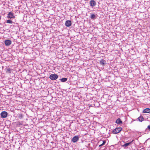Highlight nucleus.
<instances>
[{
    "label": "nucleus",
    "instance_id": "13",
    "mask_svg": "<svg viewBox=\"0 0 150 150\" xmlns=\"http://www.w3.org/2000/svg\"><path fill=\"white\" fill-rule=\"evenodd\" d=\"M67 79L66 78H63L60 79V80L62 82H64L67 80Z\"/></svg>",
    "mask_w": 150,
    "mask_h": 150
},
{
    "label": "nucleus",
    "instance_id": "19",
    "mask_svg": "<svg viewBox=\"0 0 150 150\" xmlns=\"http://www.w3.org/2000/svg\"><path fill=\"white\" fill-rule=\"evenodd\" d=\"M106 142V141L105 140H104L103 141L102 144H103L104 145L105 144Z\"/></svg>",
    "mask_w": 150,
    "mask_h": 150
},
{
    "label": "nucleus",
    "instance_id": "7",
    "mask_svg": "<svg viewBox=\"0 0 150 150\" xmlns=\"http://www.w3.org/2000/svg\"><path fill=\"white\" fill-rule=\"evenodd\" d=\"M71 25V22L70 21L67 20L65 23V25L67 27H69Z\"/></svg>",
    "mask_w": 150,
    "mask_h": 150
},
{
    "label": "nucleus",
    "instance_id": "15",
    "mask_svg": "<svg viewBox=\"0 0 150 150\" xmlns=\"http://www.w3.org/2000/svg\"><path fill=\"white\" fill-rule=\"evenodd\" d=\"M96 16L95 14H93L91 15L90 18L91 19H94L95 18Z\"/></svg>",
    "mask_w": 150,
    "mask_h": 150
},
{
    "label": "nucleus",
    "instance_id": "9",
    "mask_svg": "<svg viewBox=\"0 0 150 150\" xmlns=\"http://www.w3.org/2000/svg\"><path fill=\"white\" fill-rule=\"evenodd\" d=\"M100 63L101 65L104 66L106 64V61L104 59H101L100 61Z\"/></svg>",
    "mask_w": 150,
    "mask_h": 150
},
{
    "label": "nucleus",
    "instance_id": "2",
    "mask_svg": "<svg viewBox=\"0 0 150 150\" xmlns=\"http://www.w3.org/2000/svg\"><path fill=\"white\" fill-rule=\"evenodd\" d=\"M8 115L7 112L5 111H2L1 113V116L2 118H6Z\"/></svg>",
    "mask_w": 150,
    "mask_h": 150
},
{
    "label": "nucleus",
    "instance_id": "6",
    "mask_svg": "<svg viewBox=\"0 0 150 150\" xmlns=\"http://www.w3.org/2000/svg\"><path fill=\"white\" fill-rule=\"evenodd\" d=\"M4 43L6 46H8L11 44V41L10 40H6L4 41Z\"/></svg>",
    "mask_w": 150,
    "mask_h": 150
},
{
    "label": "nucleus",
    "instance_id": "24",
    "mask_svg": "<svg viewBox=\"0 0 150 150\" xmlns=\"http://www.w3.org/2000/svg\"><path fill=\"white\" fill-rule=\"evenodd\" d=\"M98 143V144L100 143V142H99Z\"/></svg>",
    "mask_w": 150,
    "mask_h": 150
},
{
    "label": "nucleus",
    "instance_id": "17",
    "mask_svg": "<svg viewBox=\"0 0 150 150\" xmlns=\"http://www.w3.org/2000/svg\"><path fill=\"white\" fill-rule=\"evenodd\" d=\"M23 122L22 121L21 122H17V125H21L23 124Z\"/></svg>",
    "mask_w": 150,
    "mask_h": 150
},
{
    "label": "nucleus",
    "instance_id": "14",
    "mask_svg": "<svg viewBox=\"0 0 150 150\" xmlns=\"http://www.w3.org/2000/svg\"><path fill=\"white\" fill-rule=\"evenodd\" d=\"M137 119H138L139 121L140 122H142L144 120V118L142 116H140L138 117Z\"/></svg>",
    "mask_w": 150,
    "mask_h": 150
},
{
    "label": "nucleus",
    "instance_id": "10",
    "mask_svg": "<svg viewBox=\"0 0 150 150\" xmlns=\"http://www.w3.org/2000/svg\"><path fill=\"white\" fill-rule=\"evenodd\" d=\"M150 112V109L149 108H146L144 109L143 111V112L144 113H149Z\"/></svg>",
    "mask_w": 150,
    "mask_h": 150
},
{
    "label": "nucleus",
    "instance_id": "23",
    "mask_svg": "<svg viewBox=\"0 0 150 150\" xmlns=\"http://www.w3.org/2000/svg\"><path fill=\"white\" fill-rule=\"evenodd\" d=\"M147 128H148V129L150 131V125H149L148 127H147Z\"/></svg>",
    "mask_w": 150,
    "mask_h": 150
},
{
    "label": "nucleus",
    "instance_id": "8",
    "mask_svg": "<svg viewBox=\"0 0 150 150\" xmlns=\"http://www.w3.org/2000/svg\"><path fill=\"white\" fill-rule=\"evenodd\" d=\"M133 141V140H132L131 142H128V143H127L125 144L124 145H122V146L123 147H126L129 146L130 144Z\"/></svg>",
    "mask_w": 150,
    "mask_h": 150
},
{
    "label": "nucleus",
    "instance_id": "16",
    "mask_svg": "<svg viewBox=\"0 0 150 150\" xmlns=\"http://www.w3.org/2000/svg\"><path fill=\"white\" fill-rule=\"evenodd\" d=\"M11 69L10 68H7L6 70V72L8 73H11Z\"/></svg>",
    "mask_w": 150,
    "mask_h": 150
},
{
    "label": "nucleus",
    "instance_id": "20",
    "mask_svg": "<svg viewBox=\"0 0 150 150\" xmlns=\"http://www.w3.org/2000/svg\"><path fill=\"white\" fill-rule=\"evenodd\" d=\"M19 117L20 119H21L23 117V116L21 114L19 115Z\"/></svg>",
    "mask_w": 150,
    "mask_h": 150
},
{
    "label": "nucleus",
    "instance_id": "5",
    "mask_svg": "<svg viewBox=\"0 0 150 150\" xmlns=\"http://www.w3.org/2000/svg\"><path fill=\"white\" fill-rule=\"evenodd\" d=\"M7 17L9 18H15V16H14L13 13L11 12H10L8 15Z\"/></svg>",
    "mask_w": 150,
    "mask_h": 150
},
{
    "label": "nucleus",
    "instance_id": "4",
    "mask_svg": "<svg viewBox=\"0 0 150 150\" xmlns=\"http://www.w3.org/2000/svg\"><path fill=\"white\" fill-rule=\"evenodd\" d=\"M90 6L92 7L95 6L96 5V3L94 0H91L89 2Z\"/></svg>",
    "mask_w": 150,
    "mask_h": 150
},
{
    "label": "nucleus",
    "instance_id": "18",
    "mask_svg": "<svg viewBox=\"0 0 150 150\" xmlns=\"http://www.w3.org/2000/svg\"><path fill=\"white\" fill-rule=\"evenodd\" d=\"M6 23H8L12 24V21L10 20H8L6 21Z\"/></svg>",
    "mask_w": 150,
    "mask_h": 150
},
{
    "label": "nucleus",
    "instance_id": "1",
    "mask_svg": "<svg viewBox=\"0 0 150 150\" xmlns=\"http://www.w3.org/2000/svg\"><path fill=\"white\" fill-rule=\"evenodd\" d=\"M58 75L55 74H51L49 76V78L51 80H56L58 78Z\"/></svg>",
    "mask_w": 150,
    "mask_h": 150
},
{
    "label": "nucleus",
    "instance_id": "22",
    "mask_svg": "<svg viewBox=\"0 0 150 150\" xmlns=\"http://www.w3.org/2000/svg\"><path fill=\"white\" fill-rule=\"evenodd\" d=\"M103 145H104L102 143V144H100L99 145V147H101L102 146H103Z\"/></svg>",
    "mask_w": 150,
    "mask_h": 150
},
{
    "label": "nucleus",
    "instance_id": "12",
    "mask_svg": "<svg viewBox=\"0 0 150 150\" xmlns=\"http://www.w3.org/2000/svg\"><path fill=\"white\" fill-rule=\"evenodd\" d=\"M122 129L121 127H118L115 128L112 131H121Z\"/></svg>",
    "mask_w": 150,
    "mask_h": 150
},
{
    "label": "nucleus",
    "instance_id": "21",
    "mask_svg": "<svg viewBox=\"0 0 150 150\" xmlns=\"http://www.w3.org/2000/svg\"><path fill=\"white\" fill-rule=\"evenodd\" d=\"M120 132H112V133L114 134H116L119 133Z\"/></svg>",
    "mask_w": 150,
    "mask_h": 150
},
{
    "label": "nucleus",
    "instance_id": "3",
    "mask_svg": "<svg viewBox=\"0 0 150 150\" xmlns=\"http://www.w3.org/2000/svg\"><path fill=\"white\" fill-rule=\"evenodd\" d=\"M79 137L78 136H75L72 139V141L73 143L77 142L79 139Z\"/></svg>",
    "mask_w": 150,
    "mask_h": 150
},
{
    "label": "nucleus",
    "instance_id": "11",
    "mask_svg": "<svg viewBox=\"0 0 150 150\" xmlns=\"http://www.w3.org/2000/svg\"><path fill=\"white\" fill-rule=\"evenodd\" d=\"M115 122L117 124H120L122 123V122L120 119L119 118L116 120Z\"/></svg>",
    "mask_w": 150,
    "mask_h": 150
}]
</instances>
